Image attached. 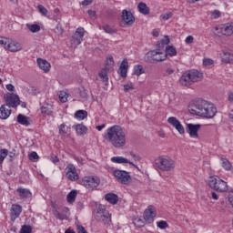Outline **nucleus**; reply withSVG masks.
<instances>
[{
	"instance_id": "6e6552de",
	"label": "nucleus",
	"mask_w": 233,
	"mask_h": 233,
	"mask_svg": "<svg viewBox=\"0 0 233 233\" xmlns=\"http://www.w3.org/2000/svg\"><path fill=\"white\" fill-rule=\"evenodd\" d=\"M113 175L116 177L118 183L122 185H128L132 180V177H130V173L121 169H116L113 171Z\"/></svg>"
},
{
	"instance_id": "13d9d810",
	"label": "nucleus",
	"mask_w": 233,
	"mask_h": 233,
	"mask_svg": "<svg viewBox=\"0 0 233 233\" xmlns=\"http://www.w3.org/2000/svg\"><path fill=\"white\" fill-rule=\"evenodd\" d=\"M160 43L164 44L165 46H167V45H168L170 43V38L168 37V35H166L161 41Z\"/></svg>"
},
{
	"instance_id": "3c124183",
	"label": "nucleus",
	"mask_w": 233,
	"mask_h": 233,
	"mask_svg": "<svg viewBox=\"0 0 233 233\" xmlns=\"http://www.w3.org/2000/svg\"><path fill=\"white\" fill-rule=\"evenodd\" d=\"M28 93L31 94L32 96H35L37 94H39V89L35 87V86H30L28 89H27Z\"/></svg>"
},
{
	"instance_id": "c9c22d12",
	"label": "nucleus",
	"mask_w": 233,
	"mask_h": 233,
	"mask_svg": "<svg viewBox=\"0 0 233 233\" xmlns=\"http://www.w3.org/2000/svg\"><path fill=\"white\" fill-rule=\"evenodd\" d=\"M133 223L135 227H137V228H143L145 227V222L142 218H137L133 220Z\"/></svg>"
},
{
	"instance_id": "7ed1b4c3",
	"label": "nucleus",
	"mask_w": 233,
	"mask_h": 233,
	"mask_svg": "<svg viewBox=\"0 0 233 233\" xmlns=\"http://www.w3.org/2000/svg\"><path fill=\"white\" fill-rule=\"evenodd\" d=\"M155 167L162 172H171L176 168V161L170 157H159L155 160Z\"/></svg>"
},
{
	"instance_id": "e2e57ef3",
	"label": "nucleus",
	"mask_w": 233,
	"mask_h": 233,
	"mask_svg": "<svg viewBox=\"0 0 233 233\" xmlns=\"http://www.w3.org/2000/svg\"><path fill=\"white\" fill-rule=\"evenodd\" d=\"M212 15L215 19H218V17H221V12L215 10L213 11Z\"/></svg>"
},
{
	"instance_id": "6ab92c4d",
	"label": "nucleus",
	"mask_w": 233,
	"mask_h": 233,
	"mask_svg": "<svg viewBox=\"0 0 233 233\" xmlns=\"http://www.w3.org/2000/svg\"><path fill=\"white\" fill-rule=\"evenodd\" d=\"M83 37H85V28L78 27L75 32V40L76 45H81L83 42Z\"/></svg>"
},
{
	"instance_id": "ddd939ff",
	"label": "nucleus",
	"mask_w": 233,
	"mask_h": 233,
	"mask_svg": "<svg viewBox=\"0 0 233 233\" xmlns=\"http://www.w3.org/2000/svg\"><path fill=\"white\" fill-rule=\"evenodd\" d=\"M66 177L70 179V181H77L79 179V175L77 174V169L74 164H69L66 168Z\"/></svg>"
},
{
	"instance_id": "0eeeda50",
	"label": "nucleus",
	"mask_w": 233,
	"mask_h": 233,
	"mask_svg": "<svg viewBox=\"0 0 233 233\" xmlns=\"http://www.w3.org/2000/svg\"><path fill=\"white\" fill-rule=\"evenodd\" d=\"M101 179L97 177H85L81 180V185L87 188V190H96L99 187Z\"/></svg>"
},
{
	"instance_id": "37998d69",
	"label": "nucleus",
	"mask_w": 233,
	"mask_h": 233,
	"mask_svg": "<svg viewBox=\"0 0 233 233\" xmlns=\"http://www.w3.org/2000/svg\"><path fill=\"white\" fill-rule=\"evenodd\" d=\"M8 156V149H1L0 150V163L5 161V158Z\"/></svg>"
},
{
	"instance_id": "680f3d73",
	"label": "nucleus",
	"mask_w": 233,
	"mask_h": 233,
	"mask_svg": "<svg viewBox=\"0 0 233 233\" xmlns=\"http://www.w3.org/2000/svg\"><path fill=\"white\" fill-rule=\"evenodd\" d=\"M119 70H120L121 77H127V72H128V69H127V68H119Z\"/></svg>"
},
{
	"instance_id": "bf43d9fd",
	"label": "nucleus",
	"mask_w": 233,
	"mask_h": 233,
	"mask_svg": "<svg viewBox=\"0 0 233 233\" xmlns=\"http://www.w3.org/2000/svg\"><path fill=\"white\" fill-rule=\"evenodd\" d=\"M187 45H192L194 43V36L188 35L185 40Z\"/></svg>"
},
{
	"instance_id": "2eb2a0df",
	"label": "nucleus",
	"mask_w": 233,
	"mask_h": 233,
	"mask_svg": "<svg viewBox=\"0 0 233 233\" xmlns=\"http://www.w3.org/2000/svg\"><path fill=\"white\" fill-rule=\"evenodd\" d=\"M122 20L126 23V25H127L128 26H132V25H134L136 18L134 17V15L132 14V12L124 9L122 11Z\"/></svg>"
},
{
	"instance_id": "473e14b6",
	"label": "nucleus",
	"mask_w": 233,
	"mask_h": 233,
	"mask_svg": "<svg viewBox=\"0 0 233 233\" xmlns=\"http://www.w3.org/2000/svg\"><path fill=\"white\" fill-rule=\"evenodd\" d=\"M76 198H77V191L72 190L67 195V198H66L67 203H74V201H76Z\"/></svg>"
},
{
	"instance_id": "4d7b16f0",
	"label": "nucleus",
	"mask_w": 233,
	"mask_h": 233,
	"mask_svg": "<svg viewBox=\"0 0 233 233\" xmlns=\"http://www.w3.org/2000/svg\"><path fill=\"white\" fill-rule=\"evenodd\" d=\"M9 157H10V161H12L13 159H15V157H17V153L15 152V149H13L9 153Z\"/></svg>"
},
{
	"instance_id": "7c9ffc66",
	"label": "nucleus",
	"mask_w": 233,
	"mask_h": 233,
	"mask_svg": "<svg viewBox=\"0 0 233 233\" xmlns=\"http://www.w3.org/2000/svg\"><path fill=\"white\" fill-rule=\"evenodd\" d=\"M86 127H85L83 124H78L76 126V131L78 136H85V134H86Z\"/></svg>"
},
{
	"instance_id": "1a4fd4ad",
	"label": "nucleus",
	"mask_w": 233,
	"mask_h": 233,
	"mask_svg": "<svg viewBox=\"0 0 233 233\" xmlns=\"http://www.w3.org/2000/svg\"><path fill=\"white\" fill-rule=\"evenodd\" d=\"M167 59V55L165 52H162L161 49H156L147 53V56L146 61L152 63V61H157L158 63L161 61H165Z\"/></svg>"
},
{
	"instance_id": "052dcab7",
	"label": "nucleus",
	"mask_w": 233,
	"mask_h": 233,
	"mask_svg": "<svg viewBox=\"0 0 233 233\" xmlns=\"http://www.w3.org/2000/svg\"><path fill=\"white\" fill-rule=\"evenodd\" d=\"M80 97H82L83 99H86V97H88V94L86 93V90L85 89L80 90Z\"/></svg>"
},
{
	"instance_id": "a19ab883",
	"label": "nucleus",
	"mask_w": 233,
	"mask_h": 233,
	"mask_svg": "<svg viewBox=\"0 0 233 233\" xmlns=\"http://www.w3.org/2000/svg\"><path fill=\"white\" fill-rule=\"evenodd\" d=\"M19 233H32V226L30 225L22 226Z\"/></svg>"
},
{
	"instance_id": "f03ea898",
	"label": "nucleus",
	"mask_w": 233,
	"mask_h": 233,
	"mask_svg": "<svg viewBox=\"0 0 233 233\" xmlns=\"http://www.w3.org/2000/svg\"><path fill=\"white\" fill-rule=\"evenodd\" d=\"M203 80V73L192 69L189 71H186L183 73L179 79V83L182 86H192L194 83H199V81Z\"/></svg>"
},
{
	"instance_id": "20e7f679",
	"label": "nucleus",
	"mask_w": 233,
	"mask_h": 233,
	"mask_svg": "<svg viewBox=\"0 0 233 233\" xmlns=\"http://www.w3.org/2000/svg\"><path fill=\"white\" fill-rule=\"evenodd\" d=\"M208 105V101L198 98L189 104L188 112H190L193 116H198L201 117L207 109Z\"/></svg>"
},
{
	"instance_id": "2f4dec72",
	"label": "nucleus",
	"mask_w": 233,
	"mask_h": 233,
	"mask_svg": "<svg viewBox=\"0 0 233 233\" xmlns=\"http://www.w3.org/2000/svg\"><path fill=\"white\" fill-rule=\"evenodd\" d=\"M222 161V168L226 169L227 171L232 170V164L228 159L221 157Z\"/></svg>"
},
{
	"instance_id": "a878e982",
	"label": "nucleus",
	"mask_w": 233,
	"mask_h": 233,
	"mask_svg": "<svg viewBox=\"0 0 233 233\" xmlns=\"http://www.w3.org/2000/svg\"><path fill=\"white\" fill-rule=\"evenodd\" d=\"M112 163H128L129 165H133L136 168H137V166L134 165V163L130 162L128 159L123 157H113L111 158Z\"/></svg>"
},
{
	"instance_id": "423d86ee",
	"label": "nucleus",
	"mask_w": 233,
	"mask_h": 233,
	"mask_svg": "<svg viewBox=\"0 0 233 233\" xmlns=\"http://www.w3.org/2000/svg\"><path fill=\"white\" fill-rule=\"evenodd\" d=\"M95 219L98 221V223H103V225H110V222L112 221L110 213L105 208V206L98 207L95 215Z\"/></svg>"
},
{
	"instance_id": "603ef678",
	"label": "nucleus",
	"mask_w": 233,
	"mask_h": 233,
	"mask_svg": "<svg viewBox=\"0 0 233 233\" xmlns=\"http://www.w3.org/2000/svg\"><path fill=\"white\" fill-rule=\"evenodd\" d=\"M29 159L30 161H37L39 159V155L35 151H33L31 154H29Z\"/></svg>"
},
{
	"instance_id": "393cba45",
	"label": "nucleus",
	"mask_w": 233,
	"mask_h": 233,
	"mask_svg": "<svg viewBox=\"0 0 233 233\" xmlns=\"http://www.w3.org/2000/svg\"><path fill=\"white\" fill-rule=\"evenodd\" d=\"M17 123L19 125H23L24 127H30V121L28 120V116L19 114L16 118Z\"/></svg>"
},
{
	"instance_id": "aec40b11",
	"label": "nucleus",
	"mask_w": 233,
	"mask_h": 233,
	"mask_svg": "<svg viewBox=\"0 0 233 233\" xmlns=\"http://www.w3.org/2000/svg\"><path fill=\"white\" fill-rule=\"evenodd\" d=\"M36 63L41 70H43L46 73L50 72L51 66L48 63V61L42 58H37Z\"/></svg>"
},
{
	"instance_id": "f257e3e1",
	"label": "nucleus",
	"mask_w": 233,
	"mask_h": 233,
	"mask_svg": "<svg viewBox=\"0 0 233 233\" xmlns=\"http://www.w3.org/2000/svg\"><path fill=\"white\" fill-rule=\"evenodd\" d=\"M106 141L110 143L115 148H123L127 145V134L123 128L117 125L107 128L104 136Z\"/></svg>"
},
{
	"instance_id": "f3484780",
	"label": "nucleus",
	"mask_w": 233,
	"mask_h": 233,
	"mask_svg": "<svg viewBox=\"0 0 233 233\" xmlns=\"http://www.w3.org/2000/svg\"><path fill=\"white\" fill-rule=\"evenodd\" d=\"M11 221H15L23 212V207L17 204H13L10 210Z\"/></svg>"
},
{
	"instance_id": "5701e85b",
	"label": "nucleus",
	"mask_w": 233,
	"mask_h": 233,
	"mask_svg": "<svg viewBox=\"0 0 233 233\" xmlns=\"http://www.w3.org/2000/svg\"><path fill=\"white\" fill-rule=\"evenodd\" d=\"M110 71V67L105 66L102 70L98 73V76L104 83H108V72Z\"/></svg>"
},
{
	"instance_id": "a211bd4d",
	"label": "nucleus",
	"mask_w": 233,
	"mask_h": 233,
	"mask_svg": "<svg viewBox=\"0 0 233 233\" xmlns=\"http://www.w3.org/2000/svg\"><path fill=\"white\" fill-rule=\"evenodd\" d=\"M12 114V109L8 107V105H2L0 107V119H8Z\"/></svg>"
},
{
	"instance_id": "79ce46f5",
	"label": "nucleus",
	"mask_w": 233,
	"mask_h": 233,
	"mask_svg": "<svg viewBox=\"0 0 233 233\" xmlns=\"http://www.w3.org/2000/svg\"><path fill=\"white\" fill-rule=\"evenodd\" d=\"M102 28L106 32V34H117V31L112 29L111 26L108 25H104Z\"/></svg>"
},
{
	"instance_id": "4be33fe9",
	"label": "nucleus",
	"mask_w": 233,
	"mask_h": 233,
	"mask_svg": "<svg viewBox=\"0 0 233 233\" xmlns=\"http://www.w3.org/2000/svg\"><path fill=\"white\" fill-rule=\"evenodd\" d=\"M7 50H9V52H19L23 50V46L18 42H9L7 44Z\"/></svg>"
},
{
	"instance_id": "6e6d98bb",
	"label": "nucleus",
	"mask_w": 233,
	"mask_h": 233,
	"mask_svg": "<svg viewBox=\"0 0 233 233\" xmlns=\"http://www.w3.org/2000/svg\"><path fill=\"white\" fill-rule=\"evenodd\" d=\"M119 68H126V69H128V60H127V58H125L121 65H120V67Z\"/></svg>"
},
{
	"instance_id": "58836bf2",
	"label": "nucleus",
	"mask_w": 233,
	"mask_h": 233,
	"mask_svg": "<svg viewBox=\"0 0 233 233\" xmlns=\"http://www.w3.org/2000/svg\"><path fill=\"white\" fill-rule=\"evenodd\" d=\"M59 100L61 101V103H66V101L68 100V94H66V92L65 91H60Z\"/></svg>"
},
{
	"instance_id": "338daca9",
	"label": "nucleus",
	"mask_w": 233,
	"mask_h": 233,
	"mask_svg": "<svg viewBox=\"0 0 233 233\" xmlns=\"http://www.w3.org/2000/svg\"><path fill=\"white\" fill-rule=\"evenodd\" d=\"M131 157L135 159V161H139L141 159V157L139 155H136L134 153H130Z\"/></svg>"
},
{
	"instance_id": "09e8293b",
	"label": "nucleus",
	"mask_w": 233,
	"mask_h": 233,
	"mask_svg": "<svg viewBox=\"0 0 233 233\" xmlns=\"http://www.w3.org/2000/svg\"><path fill=\"white\" fill-rule=\"evenodd\" d=\"M37 8L40 14H42V15H45V16L48 15V10L46 9V7H44L42 5H39Z\"/></svg>"
},
{
	"instance_id": "69168bd1",
	"label": "nucleus",
	"mask_w": 233,
	"mask_h": 233,
	"mask_svg": "<svg viewBox=\"0 0 233 233\" xmlns=\"http://www.w3.org/2000/svg\"><path fill=\"white\" fill-rule=\"evenodd\" d=\"M77 233H88V232H86V229H85V228L83 226H78Z\"/></svg>"
},
{
	"instance_id": "f704fd0d",
	"label": "nucleus",
	"mask_w": 233,
	"mask_h": 233,
	"mask_svg": "<svg viewBox=\"0 0 233 233\" xmlns=\"http://www.w3.org/2000/svg\"><path fill=\"white\" fill-rule=\"evenodd\" d=\"M28 30H30V32H33V34H35L37 32H39V30H41V26L39 25L36 24H33V25H26Z\"/></svg>"
},
{
	"instance_id": "dca6fc26",
	"label": "nucleus",
	"mask_w": 233,
	"mask_h": 233,
	"mask_svg": "<svg viewBox=\"0 0 233 233\" xmlns=\"http://www.w3.org/2000/svg\"><path fill=\"white\" fill-rule=\"evenodd\" d=\"M167 123H169V125H172V127H174V128H176V130H177V132L181 135L185 134V127H183V125H181V122H179V120H177V118H176L175 116L168 117Z\"/></svg>"
},
{
	"instance_id": "39448f33",
	"label": "nucleus",
	"mask_w": 233,
	"mask_h": 233,
	"mask_svg": "<svg viewBox=\"0 0 233 233\" xmlns=\"http://www.w3.org/2000/svg\"><path fill=\"white\" fill-rule=\"evenodd\" d=\"M208 185L212 188V190H216L217 192H227V190H228L227 182L219 177H209Z\"/></svg>"
},
{
	"instance_id": "c756f323",
	"label": "nucleus",
	"mask_w": 233,
	"mask_h": 233,
	"mask_svg": "<svg viewBox=\"0 0 233 233\" xmlns=\"http://www.w3.org/2000/svg\"><path fill=\"white\" fill-rule=\"evenodd\" d=\"M75 116L76 117V119H86V117H88V112H86V110H78L75 113Z\"/></svg>"
},
{
	"instance_id": "9d476101",
	"label": "nucleus",
	"mask_w": 233,
	"mask_h": 233,
	"mask_svg": "<svg viewBox=\"0 0 233 233\" xmlns=\"http://www.w3.org/2000/svg\"><path fill=\"white\" fill-rule=\"evenodd\" d=\"M5 105H7L8 108H17L19 105L21 104V100L19 99V96L14 95V94H9L6 95L5 97Z\"/></svg>"
},
{
	"instance_id": "cd10ccee",
	"label": "nucleus",
	"mask_w": 233,
	"mask_h": 233,
	"mask_svg": "<svg viewBox=\"0 0 233 233\" xmlns=\"http://www.w3.org/2000/svg\"><path fill=\"white\" fill-rule=\"evenodd\" d=\"M164 54L167 59V56H169L170 57H174V56H177V51L176 50V47L172 46H167Z\"/></svg>"
},
{
	"instance_id": "de8ad7c7",
	"label": "nucleus",
	"mask_w": 233,
	"mask_h": 233,
	"mask_svg": "<svg viewBox=\"0 0 233 233\" xmlns=\"http://www.w3.org/2000/svg\"><path fill=\"white\" fill-rule=\"evenodd\" d=\"M203 65L204 66H212V65H214V60L212 58H204Z\"/></svg>"
},
{
	"instance_id": "72a5a7b5",
	"label": "nucleus",
	"mask_w": 233,
	"mask_h": 233,
	"mask_svg": "<svg viewBox=\"0 0 233 233\" xmlns=\"http://www.w3.org/2000/svg\"><path fill=\"white\" fill-rule=\"evenodd\" d=\"M17 192L19 193L20 198H30V196H32L30 190L25 188H18Z\"/></svg>"
},
{
	"instance_id": "8fccbe9b",
	"label": "nucleus",
	"mask_w": 233,
	"mask_h": 233,
	"mask_svg": "<svg viewBox=\"0 0 233 233\" xmlns=\"http://www.w3.org/2000/svg\"><path fill=\"white\" fill-rule=\"evenodd\" d=\"M87 14H88L90 19H93V21H96V19H97V14L96 13V11L89 9L87 11Z\"/></svg>"
},
{
	"instance_id": "4468645a",
	"label": "nucleus",
	"mask_w": 233,
	"mask_h": 233,
	"mask_svg": "<svg viewBox=\"0 0 233 233\" xmlns=\"http://www.w3.org/2000/svg\"><path fill=\"white\" fill-rule=\"evenodd\" d=\"M216 114H218V108H216L213 104L208 103L206 110L202 114L201 117H205L206 119H212Z\"/></svg>"
},
{
	"instance_id": "49530a36",
	"label": "nucleus",
	"mask_w": 233,
	"mask_h": 233,
	"mask_svg": "<svg viewBox=\"0 0 233 233\" xmlns=\"http://www.w3.org/2000/svg\"><path fill=\"white\" fill-rule=\"evenodd\" d=\"M172 15H174V14L172 12L163 14L160 15V19L162 21H168V19H170L172 17Z\"/></svg>"
},
{
	"instance_id": "412c9836",
	"label": "nucleus",
	"mask_w": 233,
	"mask_h": 233,
	"mask_svg": "<svg viewBox=\"0 0 233 233\" xmlns=\"http://www.w3.org/2000/svg\"><path fill=\"white\" fill-rule=\"evenodd\" d=\"M105 199L107 203H110V205H117L119 197L115 193H107L105 195Z\"/></svg>"
},
{
	"instance_id": "a18cd8bd",
	"label": "nucleus",
	"mask_w": 233,
	"mask_h": 233,
	"mask_svg": "<svg viewBox=\"0 0 233 233\" xmlns=\"http://www.w3.org/2000/svg\"><path fill=\"white\" fill-rule=\"evenodd\" d=\"M59 14H61V11L59 10V8H55V10H54V19L56 22L61 21V16L59 15Z\"/></svg>"
},
{
	"instance_id": "c85d7f7f",
	"label": "nucleus",
	"mask_w": 233,
	"mask_h": 233,
	"mask_svg": "<svg viewBox=\"0 0 233 233\" xmlns=\"http://www.w3.org/2000/svg\"><path fill=\"white\" fill-rule=\"evenodd\" d=\"M54 107L50 104H46L41 107L42 114H46V116H52Z\"/></svg>"
},
{
	"instance_id": "9b49d317",
	"label": "nucleus",
	"mask_w": 233,
	"mask_h": 233,
	"mask_svg": "<svg viewBox=\"0 0 233 233\" xmlns=\"http://www.w3.org/2000/svg\"><path fill=\"white\" fill-rule=\"evenodd\" d=\"M201 129V124H187L186 131L189 134L190 137L193 139H198L199 137V130Z\"/></svg>"
},
{
	"instance_id": "4c0bfd02",
	"label": "nucleus",
	"mask_w": 233,
	"mask_h": 233,
	"mask_svg": "<svg viewBox=\"0 0 233 233\" xmlns=\"http://www.w3.org/2000/svg\"><path fill=\"white\" fill-rule=\"evenodd\" d=\"M8 43H10V40H8V38L5 37V36H0V45L5 49L7 50L8 48Z\"/></svg>"
},
{
	"instance_id": "ea45409f",
	"label": "nucleus",
	"mask_w": 233,
	"mask_h": 233,
	"mask_svg": "<svg viewBox=\"0 0 233 233\" xmlns=\"http://www.w3.org/2000/svg\"><path fill=\"white\" fill-rule=\"evenodd\" d=\"M54 216L56 219H60L61 221H63V219H66V214L59 213L57 210L54 211Z\"/></svg>"
},
{
	"instance_id": "b1692460",
	"label": "nucleus",
	"mask_w": 233,
	"mask_h": 233,
	"mask_svg": "<svg viewBox=\"0 0 233 233\" xmlns=\"http://www.w3.org/2000/svg\"><path fill=\"white\" fill-rule=\"evenodd\" d=\"M137 10L143 15H148L150 14V8L144 2H140L137 5Z\"/></svg>"
},
{
	"instance_id": "774afa93",
	"label": "nucleus",
	"mask_w": 233,
	"mask_h": 233,
	"mask_svg": "<svg viewBox=\"0 0 233 233\" xmlns=\"http://www.w3.org/2000/svg\"><path fill=\"white\" fill-rule=\"evenodd\" d=\"M59 133L60 134H66V131L65 130V124H61L59 127Z\"/></svg>"
},
{
	"instance_id": "5fc2aeb1",
	"label": "nucleus",
	"mask_w": 233,
	"mask_h": 233,
	"mask_svg": "<svg viewBox=\"0 0 233 233\" xmlns=\"http://www.w3.org/2000/svg\"><path fill=\"white\" fill-rule=\"evenodd\" d=\"M225 56H228V59L226 60L228 63H233V54L232 53H224Z\"/></svg>"
},
{
	"instance_id": "0e129e2a",
	"label": "nucleus",
	"mask_w": 233,
	"mask_h": 233,
	"mask_svg": "<svg viewBox=\"0 0 233 233\" xmlns=\"http://www.w3.org/2000/svg\"><path fill=\"white\" fill-rule=\"evenodd\" d=\"M124 90L125 92H128V90H134V86L127 84L124 86Z\"/></svg>"
},
{
	"instance_id": "c03bdc74",
	"label": "nucleus",
	"mask_w": 233,
	"mask_h": 233,
	"mask_svg": "<svg viewBox=\"0 0 233 233\" xmlns=\"http://www.w3.org/2000/svg\"><path fill=\"white\" fill-rule=\"evenodd\" d=\"M157 227L161 229L168 228V223H167L165 220H161L157 222Z\"/></svg>"
},
{
	"instance_id": "e433bc0d",
	"label": "nucleus",
	"mask_w": 233,
	"mask_h": 233,
	"mask_svg": "<svg viewBox=\"0 0 233 233\" xmlns=\"http://www.w3.org/2000/svg\"><path fill=\"white\" fill-rule=\"evenodd\" d=\"M141 74H145V71L143 70V66H136L134 67V76H141Z\"/></svg>"
},
{
	"instance_id": "f8f14e48",
	"label": "nucleus",
	"mask_w": 233,
	"mask_h": 233,
	"mask_svg": "<svg viewBox=\"0 0 233 233\" xmlns=\"http://www.w3.org/2000/svg\"><path fill=\"white\" fill-rule=\"evenodd\" d=\"M156 208L149 206L144 212V219L146 223H154V218H156Z\"/></svg>"
},
{
	"instance_id": "bb28decb",
	"label": "nucleus",
	"mask_w": 233,
	"mask_h": 233,
	"mask_svg": "<svg viewBox=\"0 0 233 233\" xmlns=\"http://www.w3.org/2000/svg\"><path fill=\"white\" fill-rule=\"evenodd\" d=\"M223 35H233V24H227L221 28Z\"/></svg>"
},
{
	"instance_id": "864d4df0",
	"label": "nucleus",
	"mask_w": 233,
	"mask_h": 233,
	"mask_svg": "<svg viewBox=\"0 0 233 233\" xmlns=\"http://www.w3.org/2000/svg\"><path fill=\"white\" fill-rule=\"evenodd\" d=\"M106 66H107V68H112V66H114V57L110 56L106 61Z\"/></svg>"
}]
</instances>
